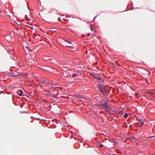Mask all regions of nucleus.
I'll return each mask as SVG.
<instances>
[{
    "label": "nucleus",
    "instance_id": "a211bd4d",
    "mask_svg": "<svg viewBox=\"0 0 155 155\" xmlns=\"http://www.w3.org/2000/svg\"><path fill=\"white\" fill-rule=\"evenodd\" d=\"M137 93H135V94L136 95H137Z\"/></svg>",
    "mask_w": 155,
    "mask_h": 155
},
{
    "label": "nucleus",
    "instance_id": "9b49d317",
    "mask_svg": "<svg viewBox=\"0 0 155 155\" xmlns=\"http://www.w3.org/2000/svg\"><path fill=\"white\" fill-rule=\"evenodd\" d=\"M152 96L153 97L155 98V93H153L151 94Z\"/></svg>",
    "mask_w": 155,
    "mask_h": 155
},
{
    "label": "nucleus",
    "instance_id": "2eb2a0df",
    "mask_svg": "<svg viewBox=\"0 0 155 155\" xmlns=\"http://www.w3.org/2000/svg\"><path fill=\"white\" fill-rule=\"evenodd\" d=\"M93 28H92V26L91 25V30H92L93 29Z\"/></svg>",
    "mask_w": 155,
    "mask_h": 155
},
{
    "label": "nucleus",
    "instance_id": "dca6fc26",
    "mask_svg": "<svg viewBox=\"0 0 155 155\" xmlns=\"http://www.w3.org/2000/svg\"><path fill=\"white\" fill-rule=\"evenodd\" d=\"M60 19H61L60 18H58V20H59V21H60Z\"/></svg>",
    "mask_w": 155,
    "mask_h": 155
},
{
    "label": "nucleus",
    "instance_id": "423d86ee",
    "mask_svg": "<svg viewBox=\"0 0 155 155\" xmlns=\"http://www.w3.org/2000/svg\"><path fill=\"white\" fill-rule=\"evenodd\" d=\"M19 91L20 92V93L19 94V95L20 96H21L23 93L22 91L21 90H19Z\"/></svg>",
    "mask_w": 155,
    "mask_h": 155
},
{
    "label": "nucleus",
    "instance_id": "6e6552de",
    "mask_svg": "<svg viewBox=\"0 0 155 155\" xmlns=\"http://www.w3.org/2000/svg\"><path fill=\"white\" fill-rule=\"evenodd\" d=\"M128 115L127 114H125L124 115V117L125 118H126L127 117Z\"/></svg>",
    "mask_w": 155,
    "mask_h": 155
},
{
    "label": "nucleus",
    "instance_id": "0eeeda50",
    "mask_svg": "<svg viewBox=\"0 0 155 155\" xmlns=\"http://www.w3.org/2000/svg\"><path fill=\"white\" fill-rule=\"evenodd\" d=\"M71 44H65V45L66 46V47H70L71 46Z\"/></svg>",
    "mask_w": 155,
    "mask_h": 155
},
{
    "label": "nucleus",
    "instance_id": "39448f33",
    "mask_svg": "<svg viewBox=\"0 0 155 155\" xmlns=\"http://www.w3.org/2000/svg\"><path fill=\"white\" fill-rule=\"evenodd\" d=\"M139 120L140 122V124H141V125H143L144 124L145 121V120L140 119Z\"/></svg>",
    "mask_w": 155,
    "mask_h": 155
},
{
    "label": "nucleus",
    "instance_id": "20e7f679",
    "mask_svg": "<svg viewBox=\"0 0 155 155\" xmlns=\"http://www.w3.org/2000/svg\"><path fill=\"white\" fill-rule=\"evenodd\" d=\"M92 76L94 78H96V79H97V78H98V77H99V76H97V74H92Z\"/></svg>",
    "mask_w": 155,
    "mask_h": 155
},
{
    "label": "nucleus",
    "instance_id": "4468645a",
    "mask_svg": "<svg viewBox=\"0 0 155 155\" xmlns=\"http://www.w3.org/2000/svg\"><path fill=\"white\" fill-rule=\"evenodd\" d=\"M77 75V74H73L72 75V76L73 77H75Z\"/></svg>",
    "mask_w": 155,
    "mask_h": 155
},
{
    "label": "nucleus",
    "instance_id": "f257e3e1",
    "mask_svg": "<svg viewBox=\"0 0 155 155\" xmlns=\"http://www.w3.org/2000/svg\"><path fill=\"white\" fill-rule=\"evenodd\" d=\"M98 88L101 93L104 95H107V91L106 89V87L102 84H99L98 86Z\"/></svg>",
    "mask_w": 155,
    "mask_h": 155
},
{
    "label": "nucleus",
    "instance_id": "1a4fd4ad",
    "mask_svg": "<svg viewBox=\"0 0 155 155\" xmlns=\"http://www.w3.org/2000/svg\"><path fill=\"white\" fill-rule=\"evenodd\" d=\"M123 113H124V112H123V110H122V111H120L119 112V114H120V115H122V114H123Z\"/></svg>",
    "mask_w": 155,
    "mask_h": 155
},
{
    "label": "nucleus",
    "instance_id": "f03ea898",
    "mask_svg": "<svg viewBox=\"0 0 155 155\" xmlns=\"http://www.w3.org/2000/svg\"><path fill=\"white\" fill-rule=\"evenodd\" d=\"M97 79L99 81H98V82L100 83H102L104 81L103 78H101L99 76L97 78Z\"/></svg>",
    "mask_w": 155,
    "mask_h": 155
},
{
    "label": "nucleus",
    "instance_id": "7ed1b4c3",
    "mask_svg": "<svg viewBox=\"0 0 155 155\" xmlns=\"http://www.w3.org/2000/svg\"><path fill=\"white\" fill-rule=\"evenodd\" d=\"M103 107L105 109H107L108 108V106L107 104L106 103L104 104L103 105Z\"/></svg>",
    "mask_w": 155,
    "mask_h": 155
},
{
    "label": "nucleus",
    "instance_id": "f8f14e48",
    "mask_svg": "<svg viewBox=\"0 0 155 155\" xmlns=\"http://www.w3.org/2000/svg\"><path fill=\"white\" fill-rule=\"evenodd\" d=\"M79 97L80 98H81L84 99V97L82 96V95H79Z\"/></svg>",
    "mask_w": 155,
    "mask_h": 155
},
{
    "label": "nucleus",
    "instance_id": "ddd939ff",
    "mask_svg": "<svg viewBox=\"0 0 155 155\" xmlns=\"http://www.w3.org/2000/svg\"><path fill=\"white\" fill-rule=\"evenodd\" d=\"M99 147H102L103 146V145L102 144H99Z\"/></svg>",
    "mask_w": 155,
    "mask_h": 155
},
{
    "label": "nucleus",
    "instance_id": "9d476101",
    "mask_svg": "<svg viewBox=\"0 0 155 155\" xmlns=\"http://www.w3.org/2000/svg\"><path fill=\"white\" fill-rule=\"evenodd\" d=\"M64 41H65L69 43V44H72L71 42V41H68L67 40H64Z\"/></svg>",
    "mask_w": 155,
    "mask_h": 155
},
{
    "label": "nucleus",
    "instance_id": "f3484780",
    "mask_svg": "<svg viewBox=\"0 0 155 155\" xmlns=\"http://www.w3.org/2000/svg\"><path fill=\"white\" fill-rule=\"evenodd\" d=\"M142 126H143V125H141V124H140V127H142Z\"/></svg>",
    "mask_w": 155,
    "mask_h": 155
}]
</instances>
